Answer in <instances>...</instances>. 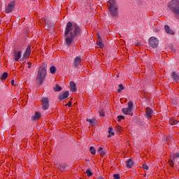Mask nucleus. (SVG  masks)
<instances>
[{"label":"nucleus","mask_w":179,"mask_h":179,"mask_svg":"<svg viewBox=\"0 0 179 179\" xmlns=\"http://www.w3.org/2000/svg\"><path fill=\"white\" fill-rule=\"evenodd\" d=\"M82 28L76 23H72L68 22L66 25L64 31L65 44L67 47L72 45V43L75 41L76 43L78 40L82 37Z\"/></svg>","instance_id":"obj_1"},{"label":"nucleus","mask_w":179,"mask_h":179,"mask_svg":"<svg viewBox=\"0 0 179 179\" xmlns=\"http://www.w3.org/2000/svg\"><path fill=\"white\" fill-rule=\"evenodd\" d=\"M46 75H47V64L43 63L38 69V73L36 78V80L38 86H41V85H43V82H44V79H45Z\"/></svg>","instance_id":"obj_2"},{"label":"nucleus","mask_w":179,"mask_h":179,"mask_svg":"<svg viewBox=\"0 0 179 179\" xmlns=\"http://www.w3.org/2000/svg\"><path fill=\"white\" fill-rule=\"evenodd\" d=\"M108 3L110 6L108 7L109 15L111 17H118V4L115 0H109Z\"/></svg>","instance_id":"obj_3"},{"label":"nucleus","mask_w":179,"mask_h":179,"mask_svg":"<svg viewBox=\"0 0 179 179\" xmlns=\"http://www.w3.org/2000/svg\"><path fill=\"white\" fill-rule=\"evenodd\" d=\"M168 8L172 13L175 15V17L178 19L179 17V1L172 0L169 3Z\"/></svg>","instance_id":"obj_4"},{"label":"nucleus","mask_w":179,"mask_h":179,"mask_svg":"<svg viewBox=\"0 0 179 179\" xmlns=\"http://www.w3.org/2000/svg\"><path fill=\"white\" fill-rule=\"evenodd\" d=\"M128 107L127 108H123L122 109V113L124 114V115H134V113H132V108H134V103L132 101L128 102Z\"/></svg>","instance_id":"obj_5"},{"label":"nucleus","mask_w":179,"mask_h":179,"mask_svg":"<svg viewBox=\"0 0 179 179\" xmlns=\"http://www.w3.org/2000/svg\"><path fill=\"white\" fill-rule=\"evenodd\" d=\"M148 45L152 48H157L159 47V39L154 36L150 37L148 41Z\"/></svg>","instance_id":"obj_6"},{"label":"nucleus","mask_w":179,"mask_h":179,"mask_svg":"<svg viewBox=\"0 0 179 179\" xmlns=\"http://www.w3.org/2000/svg\"><path fill=\"white\" fill-rule=\"evenodd\" d=\"M30 54H31V46L29 45L26 49L23 57L20 60V62H24L25 59H29L30 57Z\"/></svg>","instance_id":"obj_7"},{"label":"nucleus","mask_w":179,"mask_h":179,"mask_svg":"<svg viewBox=\"0 0 179 179\" xmlns=\"http://www.w3.org/2000/svg\"><path fill=\"white\" fill-rule=\"evenodd\" d=\"M50 107V100H48V98L43 97L42 99V109L45 110Z\"/></svg>","instance_id":"obj_8"},{"label":"nucleus","mask_w":179,"mask_h":179,"mask_svg":"<svg viewBox=\"0 0 179 179\" xmlns=\"http://www.w3.org/2000/svg\"><path fill=\"white\" fill-rule=\"evenodd\" d=\"M68 97H69V91H65L63 94L57 95V99L59 101H64V100L68 99Z\"/></svg>","instance_id":"obj_9"},{"label":"nucleus","mask_w":179,"mask_h":179,"mask_svg":"<svg viewBox=\"0 0 179 179\" xmlns=\"http://www.w3.org/2000/svg\"><path fill=\"white\" fill-rule=\"evenodd\" d=\"M153 114V110L150 107H147L145 108V117L147 120L152 118V115Z\"/></svg>","instance_id":"obj_10"},{"label":"nucleus","mask_w":179,"mask_h":179,"mask_svg":"<svg viewBox=\"0 0 179 179\" xmlns=\"http://www.w3.org/2000/svg\"><path fill=\"white\" fill-rule=\"evenodd\" d=\"M15 8V1L10 2L6 8V13H10Z\"/></svg>","instance_id":"obj_11"},{"label":"nucleus","mask_w":179,"mask_h":179,"mask_svg":"<svg viewBox=\"0 0 179 179\" xmlns=\"http://www.w3.org/2000/svg\"><path fill=\"white\" fill-rule=\"evenodd\" d=\"M80 62H82V58L80 57V56L76 57L73 62V66L74 68H78Z\"/></svg>","instance_id":"obj_12"},{"label":"nucleus","mask_w":179,"mask_h":179,"mask_svg":"<svg viewBox=\"0 0 179 179\" xmlns=\"http://www.w3.org/2000/svg\"><path fill=\"white\" fill-rule=\"evenodd\" d=\"M41 118V113L37 111L31 118V121H38Z\"/></svg>","instance_id":"obj_13"},{"label":"nucleus","mask_w":179,"mask_h":179,"mask_svg":"<svg viewBox=\"0 0 179 179\" xmlns=\"http://www.w3.org/2000/svg\"><path fill=\"white\" fill-rule=\"evenodd\" d=\"M13 55L15 62H17V61H19V59L22 58V50H20L18 52L15 51Z\"/></svg>","instance_id":"obj_14"},{"label":"nucleus","mask_w":179,"mask_h":179,"mask_svg":"<svg viewBox=\"0 0 179 179\" xmlns=\"http://www.w3.org/2000/svg\"><path fill=\"white\" fill-rule=\"evenodd\" d=\"M96 44L99 45V48H104V43H103V39L100 37V35H98Z\"/></svg>","instance_id":"obj_15"},{"label":"nucleus","mask_w":179,"mask_h":179,"mask_svg":"<svg viewBox=\"0 0 179 179\" xmlns=\"http://www.w3.org/2000/svg\"><path fill=\"white\" fill-rule=\"evenodd\" d=\"M164 30L167 34H171V36H174V31L170 29V27L169 25L164 26Z\"/></svg>","instance_id":"obj_16"},{"label":"nucleus","mask_w":179,"mask_h":179,"mask_svg":"<svg viewBox=\"0 0 179 179\" xmlns=\"http://www.w3.org/2000/svg\"><path fill=\"white\" fill-rule=\"evenodd\" d=\"M172 80H173V82H178L179 80V76L178 74L176 73L175 71H173L171 74Z\"/></svg>","instance_id":"obj_17"},{"label":"nucleus","mask_w":179,"mask_h":179,"mask_svg":"<svg viewBox=\"0 0 179 179\" xmlns=\"http://www.w3.org/2000/svg\"><path fill=\"white\" fill-rule=\"evenodd\" d=\"M126 166L127 169H132V166H134V160H132V159H129L126 161Z\"/></svg>","instance_id":"obj_18"},{"label":"nucleus","mask_w":179,"mask_h":179,"mask_svg":"<svg viewBox=\"0 0 179 179\" xmlns=\"http://www.w3.org/2000/svg\"><path fill=\"white\" fill-rule=\"evenodd\" d=\"M66 164H60L58 165L59 170H60V171H62V173H64V171H66Z\"/></svg>","instance_id":"obj_19"},{"label":"nucleus","mask_w":179,"mask_h":179,"mask_svg":"<svg viewBox=\"0 0 179 179\" xmlns=\"http://www.w3.org/2000/svg\"><path fill=\"white\" fill-rule=\"evenodd\" d=\"M70 88H71V92H76V83H75V82L73 81L70 82Z\"/></svg>","instance_id":"obj_20"},{"label":"nucleus","mask_w":179,"mask_h":179,"mask_svg":"<svg viewBox=\"0 0 179 179\" xmlns=\"http://www.w3.org/2000/svg\"><path fill=\"white\" fill-rule=\"evenodd\" d=\"M54 92H61L62 90V87L59 86L58 84H56L53 87Z\"/></svg>","instance_id":"obj_21"},{"label":"nucleus","mask_w":179,"mask_h":179,"mask_svg":"<svg viewBox=\"0 0 179 179\" xmlns=\"http://www.w3.org/2000/svg\"><path fill=\"white\" fill-rule=\"evenodd\" d=\"M50 73H52V75H54V73H55V72H57V67H55V66H50Z\"/></svg>","instance_id":"obj_22"},{"label":"nucleus","mask_w":179,"mask_h":179,"mask_svg":"<svg viewBox=\"0 0 179 179\" xmlns=\"http://www.w3.org/2000/svg\"><path fill=\"white\" fill-rule=\"evenodd\" d=\"M169 124L171 125H177V124H178V120H177L176 119H171L169 120Z\"/></svg>","instance_id":"obj_23"},{"label":"nucleus","mask_w":179,"mask_h":179,"mask_svg":"<svg viewBox=\"0 0 179 179\" xmlns=\"http://www.w3.org/2000/svg\"><path fill=\"white\" fill-rule=\"evenodd\" d=\"M7 78H8V73H6V72H4V73L1 75V78H0V79H1V80H6Z\"/></svg>","instance_id":"obj_24"},{"label":"nucleus","mask_w":179,"mask_h":179,"mask_svg":"<svg viewBox=\"0 0 179 179\" xmlns=\"http://www.w3.org/2000/svg\"><path fill=\"white\" fill-rule=\"evenodd\" d=\"M125 89V87L122 84H120L118 85V89H117V93H121L122 90H124Z\"/></svg>","instance_id":"obj_25"},{"label":"nucleus","mask_w":179,"mask_h":179,"mask_svg":"<svg viewBox=\"0 0 179 179\" xmlns=\"http://www.w3.org/2000/svg\"><path fill=\"white\" fill-rule=\"evenodd\" d=\"M87 177H92L93 176V173L92 172V171L90 170V169H87L85 171Z\"/></svg>","instance_id":"obj_26"},{"label":"nucleus","mask_w":179,"mask_h":179,"mask_svg":"<svg viewBox=\"0 0 179 179\" xmlns=\"http://www.w3.org/2000/svg\"><path fill=\"white\" fill-rule=\"evenodd\" d=\"M90 152L92 155H96V148H94V147H93V146H91L90 148Z\"/></svg>","instance_id":"obj_27"},{"label":"nucleus","mask_w":179,"mask_h":179,"mask_svg":"<svg viewBox=\"0 0 179 179\" xmlns=\"http://www.w3.org/2000/svg\"><path fill=\"white\" fill-rule=\"evenodd\" d=\"M86 122H89L90 125H94L96 122H93V120L87 118Z\"/></svg>","instance_id":"obj_28"},{"label":"nucleus","mask_w":179,"mask_h":179,"mask_svg":"<svg viewBox=\"0 0 179 179\" xmlns=\"http://www.w3.org/2000/svg\"><path fill=\"white\" fill-rule=\"evenodd\" d=\"M121 120H125V116L118 115L117 116V121H118V122H121Z\"/></svg>","instance_id":"obj_29"},{"label":"nucleus","mask_w":179,"mask_h":179,"mask_svg":"<svg viewBox=\"0 0 179 179\" xmlns=\"http://www.w3.org/2000/svg\"><path fill=\"white\" fill-rule=\"evenodd\" d=\"M135 45H136V47H142V43H141V41H136L134 43Z\"/></svg>","instance_id":"obj_30"},{"label":"nucleus","mask_w":179,"mask_h":179,"mask_svg":"<svg viewBox=\"0 0 179 179\" xmlns=\"http://www.w3.org/2000/svg\"><path fill=\"white\" fill-rule=\"evenodd\" d=\"M172 157H173V160H176V159H178V157H179V153H175V154H173V156H172Z\"/></svg>","instance_id":"obj_31"},{"label":"nucleus","mask_w":179,"mask_h":179,"mask_svg":"<svg viewBox=\"0 0 179 179\" xmlns=\"http://www.w3.org/2000/svg\"><path fill=\"white\" fill-rule=\"evenodd\" d=\"M115 130L117 132H120L121 131H122V128L121 127V126H117V127H115Z\"/></svg>","instance_id":"obj_32"},{"label":"nucleus","mask_w":179,"mask_h":179,"mask_svg":"<svg viewBox=\"0 0 179 179\" xmlns=\"http://www.w3.org/2000/svg\"><path fill=\"white\" fill-rule=\"evenodd\" d=\"M115 135V134L113 131H110V133H108V138H111V136H114Z\"/></svg>","instance_id":"obj_33"},{"label":"nucleus","mask_w":179,"mask_h":179,"mask_svg":"<svg viewBox=\"0 0 179 179\" xmlns=\"http://www.w3.org/2000/svg\"><path fill=\"white\" fill-rule=\"evenodd\" d=\"M143 169H144L145 170H149V166H148V164H143Z\"/></svg>","instance_id":"obj_34"},{"label":"nucleus","mask_w":179,"mask_h":179,"mask_svg":"<svg viewBox=\"0 0 179 179\" xmlns=\"http://www.w3.org/2000/svg\"><path fill=\"white\" fill-rule=\"evenodd\" d=\"M71 106H72V101H69V103L65 105L66 107H71Z\"/></svg>","instance_id":"obj_35"},{"label":"nucleus","mask_w":179,"mask_h":179,"mask_svg":"<svg viewBox=\"0 0 179 179\" xmlns=\"http://www.w3.org/2000/svg\"><path fill=\"white\" fill-rule=\"evenodd\" d=\"M45 24H47V26H48V27H50V26H51V22H50L48 20H45Z\"/></svg>","instance_id":"obj_36"},{"label":"nucleus","mask_w":179,"mask_h":179,"mask_svg":"<svg viewBox=\"0 0 179 179\" xmlns=\"http://www.w3.org/2000/svg\"><path fill=\"white\" fill-rule=\"evenodd\" d=\"M169 164L171 167H174V162L173 161H169Z\"/></svg>","instance_id":"obj_37"},{"label":"nucleus","mask_w":179,"mask_h":179,"mask_svg":"<svg viewBox=\"0 0 179 179\" xmlns=\"http://www.w3.org/2000/svg\"><path fill=\"white\" fill-rule=\"evenodd\" d=\"M27 64L28 65L29 69H30V68H31V62H28L27 63Z\"/></svg>","instance_id":"obj_38"},{"label":"nucleus","mask_w":179,"mask_h":179,"mask_svg":"<svg viewBox=\"0 0 179 179\" xmlns=\"http://www.w3.org/2000/svg\"><path fill=\"white\" fill-rule=\"evenodd\" d=\"M103 147H99V148H98V152H99V153H100V152H103Z\"/></svg>","instance_id":"obj_39"},{"label":"nucleus","mask_w":179,"mask_h":179,"mask_svg":"<svg viewBox=\"0 0 179 179\" xmlns=\"http://www.w3.org/2000/svg\"><path fill=\"white\" fill-rule=\"evenodd\" d=\"M99 153H100L101 156H105L106 155V152H104V151H101Z\"/></svg>","instance_id":"obj_40"},{"label":"nucleus","mask_w":179,"mask_h":179,"mask_svg":"<svg viewBox=\"0 0 179 179\" xmlns=\"http://www.w3.org/2000/svg\"><path fill=\"white\" fill-rule=\"evenodd\" d=\"M99 114H100L101 117H104V115H106V114H105L104 112H103V111H101V112L99 113Z\"/></svg>","instance_id":"obj_41"},{"label":"nucleus","mask_w":179,"mask_h":179,"mask_svg":"<svg viewBox=\"0 0 179 179\" xmlns=\"http://www.w3.org/2000/svg\"><path fill=\"white\" fill-rule=\"evenodd\" d=\"M110 132H113V127L108 128V134H110Z\"/></svg>","instance_id":"obj_42"},{"label":"nucleus","mask_w":179,"mask_h":179,"mask_svg":"<svg viewBox=\"0 0 179 179\" xmlns=\"http://www.w3.org/2000/svg\"><path fill=\"white\" fill-rule=\"evenodd\" d=\"M11 85H12L13 86H15V80H11Z\"/></svg>","instance_id":"obj_43"},{"label":"nucleus","mask_w":179,"mask_h":179,"mask_svg":"<svg viewBox=\"0 0 179 179\" xmlns=\"http://www.w3.org/2000/svg\"><path fill=\"white\" fill-rule=\"evenodd\" d=\"M116 77H117V78H120V73H118L116 75Z\"/></svg>","instance_id":"obj_44"},{"label":"nucleus","mask_w":179,"mask_h":179,"mask_svg":"<svg viewBox=\"0 0 179 179\" xmlns=\"http://www.w3.org/2000/svg\"><path fill=\"white\" fill-rule=\"evenodd\" d=\"M72 100H73V99L71 98L69 101H72Z\"/></svg>","instance_id":"obj_45"},{"label":"nucleus","mask_w":179,"mask_h":179,"mask_svg":"<svg viewBox=\"0 0 179 179\" xmlns=\"http://www.w3.org/2000/svg\"><path fill=\"white\" fill-rule=\"evenodd\" d=\"M98 179H104L103 178H98Z\"/></svg>","instance_id":"obj_46"},{"label":"nucleus","mask_w":179,"mask_h":179,"mask_svg":"<svg viewBox=\"0 0 179 179\" xmlns=\"http://www.w3.org/2000/svg\"><path fill=\"white\" fill-rule=\"evenodd\" d=\"M0 24H1V20H0Z\"/></svg>","instance_id":"obj_47"},{"label":"nucleus","mask_w":179,"mask_h":179,"mask_svg":"<svg viewBox=\"0 0 179 179\" xmlns=\"http://www.w3.org/2000/svg\"><path fill=\"white\" fill-rule=\"evenodd\" d=\"M80 179H82V178H80Z\"/></svg>","instance_id":"obj_48"}]
</instances>
